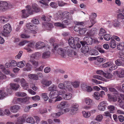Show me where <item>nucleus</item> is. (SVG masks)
Returning a JSON list of instances; mask_svg holds the SVG:
<instances>
[{
    "mask_svg": "<svg viewBox=\"0 0 124 124\" xmlns=\"http://www.w3.org/2000/svg\"><path fill=\"white\" fill-rule=\"evenodd\" d=\"M12 7V6L6 1H0V10L4 11Z\"/></svg>",
    "mask_w": 124,
    "mask_h": 124,
    "instance_id": "obj_1",
    "label": "nucleus"
},
{
    "mask_svg": "<svg viewBox=\"0 0 124 124\" xmlns=\"http://www.w3.org/2000/svg\"><path fill=\"white\" fill-rule=\"evenodd\" d=\"M3 28V35L5 37L8 36V34L10 33L11 30L10 25L9 23H8L4 26Z\"/></svg>",
    "mask_w": 124,
    "mask_h": 124,
    "instance_id": "obj_2",
    "label": "nucleus"
},
{
    "mask_svg": "<svg viewBox=\"0 0 124 124\" xmlns=\"http://www.w3.org/2000/svg\"><path fill=\"white\" fill-rule=\"evenodd\" d=\"M82 90L88 92H90L93 90V89L91 86L86 85L85 84H82L81 86Z\"/></svg>",
    "mask_w": 124,
    "mask_h": 124,
    "instance_id": "obj_3",
    "label": "nucleus"
},
{
    "mask_svg": "<svg viewBox=\"0 0 124 124\" xmlns=\"http://www.w3.org/2000/svg\"><path fill=\"white\" fill-rule=\"evenodd\" d=\"M106 104V101H103L101 102L98 106V109L101 111H104L105 109V106Z\"/></svg>",
    "mask_w": 124,
    "mask_h": 124,
    "instance_id": "obj_4",
    "label": "nucleus"
},
{
    "mask_svg": "<svg viewBox=\"0 0 124 124\" xmlns=\"http://www.w3.org/2000/svg\"><path fill=\"white\" fill-rule=\"evenodd\" d=\"M68 42L70 47L73 48L75 49L76 48V46L73 37L70 38L68 40Z\"/></svg>",
    "mask_w": 124,
    "mask_h": 124,
    "instance_id": "obj_5",
    "label": "nucleus"
},
{
    "mask_svg": "<svg viewBox=\"0 0 124 124\" xmlns=\"http://www.w3.org/2000/svg\"><path fill=\"white\" fill-rule=\"evenodd\" d=\"M66 51H65L64 49H63L61 48H58L57 50V53L64 57L66 56Z\"/></svg>",
    "mask_w": 124,
    "mask_h": 124,
    "instance_id": "obj_6",
    "label": "nucleus"
},
{
    "mask_svg": "<svg viewBox=\"0 0 124 124\" xmlns=\"http://www.w3.org/2000/svg\"><path fill=\"white\" fill-rule=\"evenodd\" d=\"M58 92L57 90L51 91L49 95V96L52 99L55 98L58 96Z\"/></svg>",
    "mask_w": 124,
    "mask_h": 124,
    "instance_id": "obj_7",
    "label": "nucleus"
},
{
    "mask_svg": "<svg viewBox=\"0 0 124 124\" xmlns=\"http://www.w3.org/2000/svg\"><path fill=\"white\" fill-rule=\"evenodd\" d=\"M27 116L26 115H23L22 117H19L17 119V121L15 123L16 124H22L25 122V118Z\"/></svg>",
    "mask_w": 124,
    "mask_h": 124,
    "instance_id": "obj_8",
    "label": "nucleus"
},
{
    "mask_svg": "<svg viewBox=\"0 0 124 124\" xmlns=\"http://www.w3.org/2000/svg\"><path fill=\"white\" fill-rule=\"evenodd\" d=\"M69 106V104L67 102L62 101L61 102L60 104L57 105V107L58 109H60L65 107H67Z\"/></svg>",
    "mask_w": 124,
    "mask_h": 124,
    "instance_id": "obj_9",
    "label": "nucleus"
},
{
    "mask_svg": "<svg viewBox=\"0 0 124 124\" xmlns=\"http://www.w3.org/2000/svg\"><path fill=\"white\" fill-rule=\"evenodd\" d=\"M22 16L23 18H26L29 16V14H32V12H30L29 10H23L22 11Z\"/></svg>",
    "mask_w": 124,
    "mask_h": 124,
    "instance_id": "obj_10",
    "label": "nucleus"
},
{
    "mask_svg": "<svg viewBox=\"0 0 124 124\" xmlns=\"http://www.w3.org/2000/svg\"><path fill=\"white\" fill-rule=\"evenodd\" d=\"M35 46L37 49H42L45 46V44L44 43L41 41H39L36 43Z\"/></svg>",
    "mask_w": 124,
    "mask_h": 124,
    "instance_id": "obj_11",
    "label": "nucleus"
},
{
    "mask_svg": "<svg viewBox=\"0 0 124 124\" xmlns=\"http://www.w3.org/2000/svg\"><path fill=\"white\" fill-rule=\"evenodd\" d=\"M84 40L85 41L87 45H91L93 42L92 39L89 37H85L84 39Z\"/></svg>",
    "mask_w": 124,
    "mask_h": 124,
    "instance_id": "obj_12",
    "label": "nucleus"
},
{
    "mask_svg": "<svg viewBox=\"0 0 124 124\" xmlns=\"http://www.w3.org/2000/svg\"><path fill=\"white\" fill-rule=\"evenodd\" d=\"M89 48L87 46H83L81 49V52L84 54L85 55H86V54L88 53L89 51Z\"/></svg>",
    "mask_w": 124,
    "mask_h": 124,
    "instance_id": "obj_13",
    "label": "nucleus"
},
{
    "mask_svg": "<svg viewBox=\"0 0 124 124\" xmlns=\"http://www.w3.org/2000/svg\"><path fill=\"white\" fill-rule=\"evenodd\" d=\"M20 83L22 86L25 90L26 89V88L28 87V84L25 81L24 78H22L21 79Z\"/></svg>",
    "mask_w": 124,
    "mask_h": 124,
    "instance_id": "obj_14",
    "label": "nucleus"
},
{
    "mask_svg": "<svg viewBox=\"0 0 124 124\" xmlns=\"http://www.w3.org/2000/svg\"><path fill=\"white\" fill-rule=\"evenodd\" d=\"M51 53L49 51H47L44 52L42 54V58L43 59H46L49 58L50 57Z\"/></svg>",
    "mask_w": 124,
    "mask_h": 124,
    "instance_id": "obj_15",
    "label": "nucleus"
},
{
    "mask_svg": "<svg viewBox=\"0 0 124 124\" xmlns=\"http://www.w3.org/2000/svg\"><path fill=\"white\" fill-rule=\"evenodd\" d=\"M0 69L5 74L7 75H9L11 74V72L8 70H7L4 67V66L2 65Z\"/></svg>",
    "mask_w": 124,
    "mask_h": 124,
    "instance_id": "obj_16",
    "label": "nucleus"
},
{
    "mask_svg": "<svg viewBox=\"0 0 124 124\" xmlns=\"http://www.w3.org/2000/svg\"><path fill=\"white\" fill-rule=\"evenodd\" d=\"M10 85V89L14 90H16L20 87L19 85L16 84L11 83Z\"/></svg>",
    "mask_w": 124,
    "mask_h": 124,
    "instance_id": "obj_17",
    "label": "nucleus"
},
{
    "mask_svg": "<svg viewBox=\"0 0 124 124\" xmlns=\"http://www.w3.org/2000/svg\"><path fill=\"white\" fill-rule=\"evenodd\" d=\"M63 18H65L66 19H72V18L69 12H64L63 13Z\"/></svg>",
    "mask_w": 124,
    "mask_h": 124,
    "instance_id": "obj_18",
    "label": "nucleus"
},
{
    "mask_svg": "<svg viewBox=\"0 0 124 124\" xmlns=\"http://www.w3.org/2000/svg\"><path fill=\"white\" fill-rule=\"evenodd\" d=\"M26 26L27 29H30V30L32 29H34L35 30L37 29L36 26L32 24L31 23H27L26 25Z\"/></svg>",
    "mask_w": 124,
    "mask_h": 124,
    "instance_id": "obj_19",
    "label": "nucleus"
},
{
    "mask_svg": "<svg viewBox=\"0 0 124 124\" xmlns=\"http://www.w3.org/2000/svg\"><path fill=\"white\" fill-rule=\"evenodd\" d=\"M66 83L65 87H66L67 90L69 91L72 92L73 91V89L71 87V86L70 84H71L70 82L66 81L65 82Z\"/></svg>",
    "mask_w": 124,
    "mask_h": 124,
    "instance_id": "obj_20",
    "label": "nucleus"
},
{
    "mask_svg": "<svg viewBox=\"0 0 124 124\" xmlns=\"http://www.w3.org/2000/svg\"><path fill=\"white\" fill-rule=\"evenodd\" d=\"M20 107L18 105H14L11 107L10 108L11 111L14 113H15L19 109Z\"/></svg>",
    "mask_w": 124,
    "mask_h": 124,
    "instance_id": "obj_21",
    "label": "nucleus"
},
{
    "mask_svg": "<svg viewBox=\"0 0 124 124\" xmlns=\"http://www.w3.org/2000/svg\"><path fill=\"white\" fill-rule=\"evenodd\" d=\"M64 99L65 100H68L70 99L72 96V94L70 93H67L62 95Z\"/></svg>",
    "mask_w": 124,
    "mask_h": 124,
    "instance_id": "obj_22",
    "label": "nucleus"
},
{
    "mask_svg": "<svg viewBox=\"0 0 124 124\" xmlns=\"http://www.w3.org/2000/svg\"><path fill=\"white\" fill-rule=\"evenodd\" d=\"M64 50L67 52V54L68 56H71L72 52V50L70 49V47L68 46L65 47L64 48Z\"/></svg>",
    "mask_w": 124,
    "mask_h": 124,
    "instance_id": "obj_23",
    "label": "nucleus"
},
{
    "mask_svg": "<svg viewBox=\"0 0 124 124\" xmlns=\"http://www.w3.org/2000/svg\"><path fill=\"white\" fill-rule=\"evenodd\" d=\"M78 106L77 104L75 103L73 104L71 107V110L72 112L77 110L78 109Z\"/></svg>",
    "mask_w": 124,
    "mask_h": 124,
    "instance_id": "obj_24",
    "label": "nucleus"
},
{
    "mask_svg": "<svg viewBox=\"0 0 124 124\" xmlns=\"http://www.w3.org/2000/svg\"><path fill=\"white\" fill-rule=\"evenodd\" d=\"M26 68H23V70L24 71H28L31 70L32 66L29 63H28L26 64Z\"/></svg>",
    "mask_w": 124,
    "mask_h": 124,
    "instance_id": "obj_25",
    "label": "nucleus"
},
{
    "mask_svg": "<svg viewBox=\"0 0 124 124\" xmlns=\"http://www.w3.org/2000/svg\"><path fill=\"white\" fill-rule=\"evenodd\" d=\"M26 64L25 62L24 61L18 62L16 63L17 66L19 68H22Z\"/></svg>",
    "mask_w": 124,
    "mask_h": 124,
    "instance_id": "obj_26",
    "label": "nucleus"
},
{
    "mask_svg": "<svg viewBox=\"0 0 124 124\" xmlns=\"http://www.w3.org/2000/svg\"><path fill=\"white\" fill-rule=\"evenodd\" d=\"M41 55V54L39 53L36 52L32 54L31 56V57L33 59H37L39 58Z\"/></svg>",
    "mask_w": 124,
    "mask_h": 124,
    "instance_id": "obj_27",
    "label": "nucleus"
},
{
    "mask_svg": "<svg viewBox=\"0 0 124 124\" xmlns=\"http://www.w3.org/2000/svg\"><path fill=\"white\" fill-rule=\"evenodd\" d=\"M26 121L28 123L33 124L35 123V121L34 119L31 117H29L26 119Z\"/></svg>",
    "mask_w": 124,
    "mask_h": 124,
    "instance_id": "obj_28",
    "label": "nucleus"
},
{
    "mask_svg": "<svg viewBox=\"0 0 124 124\" xmlns=\"http://www.w3.org/2000/svg\"><path fill=\"white\" fill-rule=\"evenodd\" d=\"M89 54L91 55H96L98 54V52L96 49H92L90 51Z\"/></svg>",
    "mask_w": 124,
    "mask_h": 124,
    "instance_id": "obj_29",
    "label": "nucleus"
},
{
    "mask_svg": "<svg viewBox=\"0 0 124 124\" xmlns=\"http://www.w3.org/2000/svg\"><path fill=\"white\" fill-rule=\"evenodd\" d=\"M97 29L95 28L92 29L89 32L88 35L92 36L95 35L97 33Z\"/></svg>",
    "mask_w": 124,
    "mask_h": 124,
    "instance_id": "obj_30",
    "label": "nucleus"
},
{
    "mask_svg": "<svg viewBox=\"0 0 124 124\" xmlns=\"http://www.w3.org/2000/svg\"><path fill=\"white\" fill-rule=\"evenodd\" d=\"M30 61L34 67L36 68L38 66L39 63L38 61L32 59H30Z\"/></svg>",
    "mask_w": 124,
    "mask_h": 124,
    "instance_id": "obj_31",
    "label": "nucleus"
},
{
    "mask_svg": "<svg viewBox=\"0 0 124 124\" xmlns=\"http://www.w3.org/2000/svg\"><path fill=\"white\" fill-rule=\"evenodd\" d=\"M7 93L5 92L2 90H0V99H2L4 97L7 95Z\"/></svg>",
    "mask_w": 124,
    "mask_h": 124,
    "instance_id": "obj_32",
    "label": "nucleus"
},
{
    "mask_svg": "<svg viewBox=\"0 0 124 124\" xmlns=\"http://www.w3.org/2000/svg\"><path fill=\"white\" fill-rule=\"evenodd\" d=\"M123 60L120 59H118L115 61V63L116 65L118 66L122 65L124 66V64H123Z\"/></svg>",
    "mask_w": 124,
    "mask_h": 124,
    "instance_id": "obj_33",
    "label": "nucleus"
},
{
    "mask_svg": "<svg viewBox=\"0 0 124 124\" xmlns=\"http://www.w3.org/2000/svg\"><path fill=\"white\" fill-rule=\"evenodd\" d=\"M108 98L110 101H112L115 102L117 101V97L115 96H111L109 94H108Z\"/></svg>",
    "mask_w": 124,
    "mask_h": 124,
    "instance_id": "obj_34",
    "label": "nucleus"
},
{
    "mask_svg": "<svg viewBox=\"0 0 124 124\" xmlns=\"http://www.w3.org/2000/svg\"><path fill=\"white\" fill-rule=\"evenodd\" d=\"M52 82L51 81H48L47 80H43L42 82V83L46 86H49L52 83Z\"/></svg>",
    "mask_w": 124,
    "mask_h": 124,
    "instance_id": "obj_35",
    "label": "nucleus"
},
{
    "mask_svg": "<svg viewBox=\"0 0 124 124\" xmlns=\"http://www.w3.org/2000/svg\"><path fill=\"white\" fill-rule=\"evenodd\" d=\"M32 8L34 12H38L40 11V8L37 6V5L36 4H33L32 5Z\"/></svg>",
    "mask_w": 124,
    "mask_h": 124,
    "instance_id": "obj_36",
    "label": "nucleus"
},
{
    "mask_svg": "<svg viewBox=\"0 0 124 124\" xmlns=\"http://www.w3.org/2000/svg\"><path fill=\"white\" fill-rule=\"evenodd\" d=\"M16 95L17 96L24 97L26 96L27 94L25 93L20 92H17L15 93Z\"/></svg>",
    "mask_w": 124,
    "mask_h": 124,
    "instance_id": "obj_37",
    "label": "nucleus"
},
{
    "mask_svg": "<svg viewBox=\"0 0 124 124\" xmlns=\"http://www.w3.org/2000/svg\"><path fill=\"white\" fill-rule=\"evenodd\" d=\"M117 48L118 50L122 51L124 49V43H120L117 45Z\"/></svg>",
    "mask_w": 124,
    "mask_h": 124,
    "instance_id": "obj_38",
    "label": "nucleus"
},
{
    "mask_svg": "<svg viewBox=\"0 0 124 124\" xmlns=\"http://www.w3.org/2000/svg\"><path fill=\"white\" fill-rule=\"evenodd\" d=\"M29 78L31 79H32L34 80H38V78L37 77L36 74H32L29 75L28 76Z\"/></svg>",
    "mask_w": 124,
    "mask_h": 124,
    "instance_id": "obj_39",
    "label": "nucleus"
},
{
    "mask_svg": "<svg viewBox=\"0 0 124 124\" xmlns=\"http://www.w3.org/2000/svg\"><path fill=\"white\" fill-rule=\"evenodd\" d=\"M54 24L55 26L63 28H65L66 27V26L64 24L59 22L55 23H54Z\"/></svg>",
    "mask_w": 124,
    "mask_h": 124,
    "instance_id": "obj_40",
    "label": "nucleus"
},
{
    "mask_svg": "<svg viewBox=\"0 0 124 124\" xmlns=\"http://www.w3.org/2000/svg\"><path fill=\"white\" fill-rule=\"evenodd\" d=\"M82 113L84 117L85 118H89L91 116V114L90 112H86L85 111H82Z\"/></svg>",
    "mask_w": 124,
    "mask_h": 124,
    "instance_id": "obj_41",
    "label": "nucleus"
},
{
    "mask_svg": "<svg viewBox=\"0 0 124 124\" xmlns=\"http://www.w3.org/2000/svg\"><path fill=\"white\" fill-rule=\"evenodd\" d=\"M106 31L103 28H101L100 30L99 35L100 36H104L106 34Z\"/></svg>",
    "mask_w": 124,
    "mask_h": 124,
    "instance_id": "obj_42",
    "label": "nucleus"
},
{
    "mask_svg": "<svg viewBox=\"0 0 124 124\" xmlns=\"http://www.w3.org/2000/svg\"><path fill=\"white\" fill-rule=\"evenodd\" d=\"M14 100L17 101L24 104L25 97L24 98H15Z\"/></svg>",
    "mask_w": 124,
    "mask_h": 124,
    "instance_id": "obj_43",
    "label": "nucleus"
},
{
    "mask_svg": "<svg viewBox=\"0 0 124 124\" xmlns=\"http://www.w3.org/2000/svg\"><path fill=\"white\" fill-rule=\"evenodd\" d=\"M111 47L112 48H114L116 46V44L115 40L113 39H111V41L109 43Z\"/></svg>",
    "mask_w": 124,
    "mask_h": 124,
    "instance_id": "obj_44",
    "label": "nucleus"
},
{
    "mask_svg": "<svg viewBox=\"0 0 124 124\" xmlns=\"http://www.w3.org/2000/svg\"><path fill=\"white\" fill-rule=\"evenodd\" d=\"M112 63L111 62H109L104 63L102 65V66L103 68H106L110 67L112 66Z\"/></svg>",
    "mask_w": 124,
    "mask_h": 124,
    "instance_id": "obj_45",
    "label": "nucleus"
},
{
    "mask_svg": "<svg viewBox=\"0 0 124 124\" xmlns=\"http://www.w3.org/2000/svg\"><path fill=\"white\" fill-rule=\"evenodd\" d=\"M71 84L75 88L78 87L79 85V82L77 81L73 82H71Z\"/></svg>",
    "mask_w": 124,
    "mask_h": 124,
    "instance_id": "obj_46",
    "label": "nucleus"
},
{
    "mask_svg": "<svg viewBox=\"0 0 124 124\" xmlns=\"http://www.w3.org/2000/svg\"><path fill=\"white\" fill-rule=\"evenodd\" d=\"M57 88V86L54 85H52L51 86L49 87L48 88V90L53 91L55 90H56Z\"/></svg>",
    "mask_w": 124,
    "mask_h": 124,
    "instance_id": "obj_47",
    "label": "nucleus"
},
{
    "mask_svg": "<svg viewBox=\"0 0 124 124\" xmlns=\"http://www.w3.org/2000/svg\"><path fill=\"white\" fill-rule=\"evenodd\" d=\"M97 60L98 62L100 63L104 62H106V59L100 57H97Z\"/></svg>",
    "mask_w": 124,
    "mask_h": 124,
    "instance_id": "obj_48",
    "label": "nucleus"
},
{
    "mask_svg": "<svg viewBox=\"0 0 124 124\" xmlns=\"http://www.w3.org/2000/svg\"><path fill=\"white\" fill-rule=\"evenodd\" d=\"M108 109L111 113H114L115 109V107L113 105H110L108 106Z\"/></svg>",
    "mask_w": 124,
    "mask_h": 124,
    "instance_id": "obj_49",
    "label": "nucleus"
},
{
    "mask_svg": "<svg viewBox=\"0 0 124 124\" xmlns=\"http://www.w3.org/2000/svg\"><path fill=\"white\" fill-rule=\"evenodd\" d=\"M85 102L87 104L90 106H91L93 104V101L90 99H86L85 100Z\"/></svg>",
    "mask_w": 124,
    "mask_h": 124,
    "instance_id": "obj_50",
    "label": "nucleus"
},
{
    "mask_svg": "<svg viewBox=\"0 0 124 124\" xmlns=\"http://www.w3.org/2000/svg\"><path fill=\"white\" fill-rule=\"evenodd\" d=\"M41 96L45 101L47 100L48 99L46 93H42L41 94Z\"/></svg>",
    "mask_w": 124,
    "mask_h": 124,
    "instance_id": "obj_51",
    "label": "nucleus"
},
{
    "mask_svg": "<svg viewBox=\"0 0 124 124\" xmlns=\"http://www.w3.org/2000/svg\"><path fill=\"white\" fill-rule=\"evenodd\" d=\"M118 100V105L121 108H122L124 106V103L121 99H119Z\"/></svg>",
    "mask_w": 124,
    "mask_h": 124,
    "instance_id": "obj_52",
    "label": "nucleus"
},
{
    "mask_svg": "<svg viewBox=\"0 0 124 124\" xmlns=\"http://www.w3.org/2000/svg\"><path fill=\"white\" fill-rule=\"evenodd\" d=\"M46 29L49 30H50L51 28L53 27L52 24L50 23H46Z\"/></svg>",
    "mask_w": 124,
    "mask_h": 124,
    "instance_id": "obj_53",
    "label": "nucleus"
},
{
    "mask_svg": "<svg viewBox=\"0 0 124 124\" xmlns=\"http://www.w3.org/2000/svg\"><path fill=\"white\" fill-rule=\"evenodd\" d=\"M103 118V116L101 115H99L97 116L95 120L97 121L100 122L101 121Z\"/></svg>",
    "mask_w": 124,
    "mask_h": 124,
    "instance_id": "obj_54",
    "label": "nucleus"
},
{
    "mask_svg": "<svg viewBox=\"0 0 124 124\" xmlns=\"http://www.w3.org/2000/svg\"><path fill=\"white\" fill-rule=\"evenodd\" d=\"M50 6L52 8H56L58 7L57 4L55 2H51L50 4Z\"/></svg>",
    "mask_w": 124,
    "mask_h": 124,
    "instance_id": "obj_55",
    "label": "nucleus"
},
{
    "mask_svg": "<svg viewBox=\"0 0 124 124\" xmlns=\"http://www.w3.org/2000/svg\"><path fill=\"white\" fill-rule=\"evenodd\" d=\"M44 66V65H42L39 68H36L35 70V71L36 72L38 71H41Z\"/></svg>",
    "mask_w": 124,
    "mask_h": 124,
    "instance_id": "obj_56",
    "label": "nucleus"
},
{
    "mask_svg": "<svg viewBox=\"0 0 124 124\" xmlns=\"http://www.w3.org/2000/svg\"><path fill=\"white\" fill-rule=\"evenodd\" d=\"M103 38L105 40L108 41L110 39V36L109 34H107L103 36Z\"/></svg>",
    "mask_w": 124,
    "mask_h": 124,
    "instance_id": "obj_57",
    "label": "nucleus"
},
{
    "mask_svg": "<svg viewBox=\"0 0 124 124\" xmlns=\"http://www.w3.org/2000/svg\"><path fill=\"white\" fill-rule=\"evenodd\" d=\"M66 85V83H65V82L64 83V84L62 83H60L59 85L58 86L59 88L62 89H65L64 87H65Z\"/></svg>",
    "mask_w": 124,
    "mask_h": 124,
    "instance_id": "obj_58",
    "label": "nucleus"
},
{
    "mask_svg": "<svg viewBox=\"0 0 124 124\" xmlns=\"http://www.w3.org/2000/svg\"><path fill=\"white\" fill-rule=\"evenodd\" d=\"M117 18L118 19H124V16L121 13H119L117 15Z\"/></svg>",
    "mask_w": 124,
    "mask_h": 124,
    "instance_id": "obj_59",
    "label": "nucleus"
},
{
    "mask_svg": "<svg viewBox=\"0 0 124 124\" xmlns=\"http://www.w3.org/2000/svg\"><path fill=\"white\" fill-rule=\"evenodd\" d=\"M31 98L33 100L35 101H38L40 99L39 96L38 95H36L35 96L31 97Z\"/></svg>",
    "mask_w": 124,
    "mask_h": 124,
    "instance_id": "obj_60",
    "label": "nucleus"
},
{
    "mask_svg": "<svg viewBox=\"0 0 124 124\" xmlns=\"http://www.w3.org/2000/svg\"><path fill=\"white\" fill-rule=\"evenodd\" d=\"M30 99V98L29 97H25L24 104H28L30 103L29 100Z\"/></svg>",
    "mask_w": 124,
    "mask_h": 124,
    "instance_id": "obj_61",
    "label": "nucleus"
},
{
    "mask_svg": "<svg viewBox=\"0 0 124 124\" xmlns=\"http://www.w3.org/2000/svg\"><path fill=\"white\" fill-rule=\"evenodd\" d=\"M119 121L120 122H122L124 121V117L122 115H120L118 116Z\"/></svg>",
    "mask_w": 124,
    "mask_h": 124,
    "instance_id": "obj_62",
    "label": "nucleus"
},
{
    "mask_svg": "<svg viewBox=\"0 0 124 124\" xmlns=\"http://www.w3.org/2000/svg\"><path fill=\"white\" fill-rule=\"evenodd\" d=\"M93 96L96 99L98 100L100 99L99 97L100 96L99 95V93L97 92L94 93Z\"/></svg>",
    "mask_w": 124,
    "mask_h": 124,
    "instance_id": "obj_63",
    "label": "nucleus"
},
{
    "mask_svg": "<svg viewBox=\"0 0 124 124\" xmlns=\"http://www.w3.org/2000/svg\"><path fill=\"white\" fill-rule=\"evenodd\" d=\"M31 108V106L29 105L25 107L24 109V111L25 112H28L29 111L30 109Z\"/></svg>",
    "mask_w": 124,
    "mask_h": 124,
    "instance_id": "obj_64",
    "label": "nucleus"
}]
</instances>
